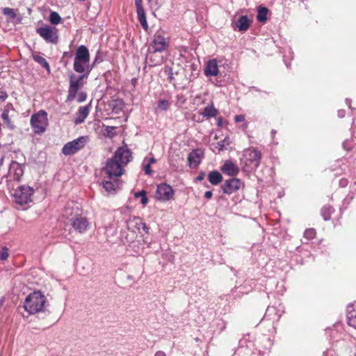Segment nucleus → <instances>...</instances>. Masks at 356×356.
I'll return each mask as SVG.
<instances>
[{
    "mask_svg": "<svg viewBox=\"0 0 356 356\" xmlns=\"http://www.w3.org/2000/svg\"><path fill=\"white\" fill-rule=\"evenodd\" d=\"M74 70L78 73L87 74V75L92 70L90 66L89 51L84 45L79 47L76 49L74 60Z\"/></svg>",
    "mask_w": 356,
    "mask_h": 356,
    "instance_id": "nucleus-1",
    "label": "nucleus"
},
{
    "mask_svg": "<svg viewBox=\"0 0 356 356\" xmlns=\"http://www.w3.org/2000/svg\"><path fill=\"white\" fill-rule=\"evenodd\" d=\"M261 159V152L255 148H248L243 152L241 159L243 170L245 172L255 170L260 164Z\"/></svg>",
    "mask_w": 356,
    "mask_h": 356,
    "instance_id": "nucleus-2",
    "label": "nucleus"
},
{
    "mask_svg": "<svg viewBox=\"0 0 356 356\" xmlns=\"http://www.w3.org/2000/svg\"><path fill=\"white\" fill-rule=\"evenodd\" d=\"M46 303V298L40 291L29 294L24 302V309L30 314L42 312Z\"/></svg>",
    "mask_w": 356,
    "mask_h": 356,
    "instance_id": "nucleus-3",
    "label": "nucleus"
},
{
    "mask_svg": "<svg viewBox=\"0 0 356 356\" xmlns=\"http://www.w3.org/2000/svg\"><path fill=\"white\" fill-rule=\"evenodd\" d=\"M124 168L118 161L111 158L106 161V165L102 170V175L103 176H106L108 179H118L124 174Z\"/></svg>",
    "mask_w": 356,
    "mask_h": 356,
    "instance_id": "nucleus-4",
    "label": "nucleus"
},
{
    "mask_svg": "<svg viewBox=\"0 0 356 356\" xmlns=\"http://www.w3.org/2000/svg\"><path fill=\"white\" fill-rule=\"evenodd\" d=\"M33 194V189L32 188L27 186H21L14 193V200L19 205H25L32 201Z\"/></svg>",
    "mask_w": 356,
    "mask_h": 356,
    "instance_id": "nucleus-5",
    "label": "nucleus"
},
{
    "mask_svg": "<svg viewBox=\"0 0 356 356\" xmlns=\"http://www.w3.org/2000/svg\"><path fill=\"white\" fill-rule=\"evenodd\" d=\"M88 142V136H81L78 138L67 143L62 149V152L66 156L72 155L79 150L83 149Z\"/></svg>",
    "mask_w": 356,
    "mask_h": 356,
    "instance_id": "nucleus-6",
    "label": "nucleus"
},
{
    "mask_svg": "<svg viewBox=\"0 0 356 356\" xmlns=\"http://www.w3.org/2000/svg\"><path fill=\"white\" fill-rule=\"evenodd\" d=\"M169 46V40L164 35L163 31H157L152 40L151 47L148 49H151L154 52H163L165 51Z\"/></svg>",
    "mask_w": 356,
    "mask_h": 356,
    "instance_id": "nucleus-7",
    "label": "nucleus"
},
{
    "mask_svg": "<svg viewBox=\"0 0 356 356\" xmlns=\"http://www.w3.org/2000/svg\"><path fill=\"white\" fill-rule=\"evenodd\" d=\"M37 33L47 42L56 44L58 40V29L49 25H44L36 29Z\"/></svg>",
    "mask_w": 356,
    "mask_h": 356,
    "instance_id": "nucleus-8",
    "label": "nucleus"
},
{
    "mask_svg": "<svg viewBox=\"0 0 356 356\" xmlns=\"http://www.w3.org/2000/svg\"><path fill=\"white\" fill-rule=\"evenodd\" d=\"M31 126L36 134H42L47 124V113H35L31 119Z\"/></svg>",
    "mask_w": 356,
    "mask_h": 356,
    "instance_id": "nucleus-9",
    "label": "nucleus"
},
{
    "mask_svg": "<svg viewBox=\"0 0 356 356\" xmlns=\"http://www.w3.org/2000/svg\"><path fill=\"white\" fill-rule=\"evenodd\" d=\"M88 76V75H87V74H83L78 77H75L74 75L70 76L68 95L69 99H73L75 98L78 90H80L85 83L84 79H86Z\"/></svg>",
    "mask_w": 356,
    "mask_h": 356,
    "instance_id": "nucleus-10",
    "label": "nucleus"
},
{
    "mask_svg": "<svg viewBox=\"0 0 356 356\" xmlns=\"http://www.w3.org/2000/svg\"><path fill=\"white\" fill-rule=\"evenodd\" d=\"M112 159L118 161L122 167H125L131 159V152L127 147H120Z\"/></svg>",
    "mask_w": 356,
    "mask_h": 356,
    "instance_id": "nucleus-11",
    "label": "nucleus"
},
{
    "mask_svg": "<svg viewBox=\"0 0 356 356\" xmlns=\"http://www.w3.org/2000/svg\"><path fill=\"white\" fill-rule=\"evenodd\" d=\"M174 194V190L170 185L161 184L157 186L156 197L160 201L166 202L172 199Z\"/></svg>",
    "mask_w": 356,
    "mask_h": 356,
    "instance_id": "nucleus-12",
    "label": "nucleus"
},
{
    "mask_svg": "<svg viewBox=\"0 0 356 356\" xmlns=\"http://www.w3.org/2000/svg\"><path fill=\"white\" fill-rule=\"evenodd\" d=\"M252 23V19L247 15H241L238 19L233 20L232 26L234 30L240 32L248 31Z\"/></svg>",
    "mask_w": 356,
    "mask_h": 356,
    "instance_id": "nucleus-13",
    "label": "nucleus"
},
{
    "mask_svg": "<svg viewBox=\"0 0 356 356\" xmlns=\"http://www.w3.org/2000/svg\"><path fill=\"white\" fill-rule=\"evenodd\" d=\"M71 224L74 229L79 233H84L88 228L89 222L86 218L82 216H76L72 219Z\"/></svg>",
    "mask_w": 356,
    "mask_h": 356,
    "instance_id": "nucleus-14",
    "label": "nucleus"
},
{
    "mask_svg": "<svg viewBox=\"0 0 356 356\" xmlns=\"http://www.w3.org/2000/svg\"><path fill=\"white\" fill-rule=\"evenodd\" d=\"M127 227L129 230L140 231L141 229H143L146 233L148 232L149 228L146 225L145 222L142 221V220L138 217H133L130 218L127 222Z\"/></svg>",
    "mask_w": 356,
    "mask_h": 356,
    "instance_id": "nucleus-15",
    "label": "nucleus"
},
{
    "mask_svg": "<svg viewBox=\"0 0 356 356\" xmlns=\"http://www.w3.org/2000/svg\"><path fill=\"white\" fill-rule=\"evenodd\" d=\"M120 181L118 178L108 179L106 176L104 177L102 181V186L109 193H115L120 188Z\"/></svg>",
    "mask_w": 356,
    "mask_h": 356,
    "instance_id": "nucleus-16",
    "label": "nucleus"
},
{
    "mask_svg": "<svg viewBox=\"0 0 356 356\" xmlns=\"http://www.w3.org/2000/svg\"><path fill=\"white\" fill-rule=\"evenodd\" d=\"M241 185V182L238 179L232 178L226 180L222 186V190L225 193L232 194L238 191Z\"/></svg>",
    "mask_w": 356,
    "mask_h": 356,
    "instance_id": "nucleus-17",
    "label": "nucleus"
},
{
    "mask_svg": "<svg viewBox=\"0 0 356 356\" xmlns=\"http://www.w3.org/2000/svg\"><path fill=\"white\" fill-rule=\"evenodd\" d=\"M143 0H135L138 19L145 31L148 30V24L146 19L145 10L142 6Z\"/></svg>",
    "mask_w": 356,
    "mask_h": 356,
    "instance_id": "nucleus-18",
    "label": "nucleus"
},
{
    "mask_svg": "<svg viewBox=\"0 0 356 356\" xmlns=\"http://www.w3.org/2000/svg\"><path fill=\"white\" fill-rule=\"evenodd\" d=\"M219 74L218 62L216 59L208 60L204 68L206 76H216Z\"/></svg>",
    "mask_w": 356,
    "mask_h": 356,
    "instance_id": "nucleus-19",
    "label": "nucleus"
},
{
    "mask_svg": "<svg viewBox=\"0 0 356 356\" xmlns=\"http://www.w3.org/2000/svg\"><path fill=\"white\" fill-rule=\"evenodd\" d=\"M9 174L14 179L19 181L24 174L23 166L17 161H12L9 168Z\"/></svg>",
    "mask_w": 356,
    "mask_h": 356,
    "instance_id": "nucleus-20",
    "label": "nucleus"
},
{
    "mask_svg": "<svg viewBox=\"0 0 356 356\" xmlns=\"http://www.w3.org/2000/svg\"><path fill=\"white\" fill-rule=\"evenodd\" d=\"M220 170L224 174L229 176H235L239 172L237 165L230 160L226 161Z\"/></svg>",
    "mask_w": 356,
    "mask_h": 356,
    "instance_id": "nucleus-21",
    "label": "nucleus"
},
{
    "mask_svg": "<svg viewBox=\"0 0 356 356\" xmlns=\"http://www.w3.org/2000/svg\"><path fill=\"white\" fill-rule=\"evenodd\" d=\"M203 153L201 150H195L189 154L188 160L189 166L195 168L200 163Z\"/></svg>",
    "mask_w": 356,
    "mask_h": 356,
    "instance_id": "nucleus-22",
    "label": "nucleus"
},
{
    "mask_svg": "<svg viewBox=\"0 0 356 356\" xmlns=\"http://www.w3.org/2000/svg\"><path fill=\"white\" fill-rule=\"evenodd\" d=\"M157 52H154L151 49H148L146 60L147 62H149L150 66H156L160 65L163 61V56L156 54Z\"/></svg>",
    "mask_w": 356,
    "mask_h": 356,
    "instance_id": "nucleus-23",
    "label": "nucleus"
},
{
    "mask_svg": "<svg viewBox=\"0 0 356 356\" xmlns=\"http://www.w3.org/2000/svg\"><path fill=\"white\" fill-rule=\"evenodd\" d=\"M209 182L213 185H218L222 180V177L218 171H212L208 175Z\"/></svg>",
    "mask_w": 356,
    "mask_h": 356,
    "instance_id": "nucleus-24",
    "label": "nucleus"
},
{
    "mask_svg": "<svg viewBox=\"0 0 356 356\" xmlns=\"http://www.w3.org/2000/svg\"><path fill=\"white\" fill-rule=\"evenodd\" d=\"M268 8L266 7L259 6L257 8V19L261 23H265L267 20Z\"/></svg>",
    "mask_w": 356,
    "mask_h": 356,
    "instance_id": "nucleus-25",
    "label": "nucleus"
},
{
    "mask_svg": "<svg viewBox=\"0 0 356 356\" xmlns=\"http://www.w3.org/2000/svg\"><path fill=\"white\" fill-rule=\"evenodd\" d=\"M33 59L36 62L38 63V64H40L41 66H42L43 67H44L47 72L49 73L50 72V67H49V63L47 62V60H45V58L44 57H42V56H40V54H33Z\"/></svg>",
    "mask_w": 356,
    "mask_h": 356,
    "instance_id": "nucleus-26",
    "label": "nucleus"
},
{
    "mask_svg": "<svg viewBox=\"0 0 356 356\" xmlns=\"http://www.w3.org/2000/svg\"><path fill=\"white\" fill-rule=\"evenodd\" d=\"M113 111H122L124 109V104L120 99H113L110 104Z\"/></svg>",
    "mask_w": 356,
    "mask_h": 356,
    "instance_id": "nucleus-27",
    "label": "nucleus"
},
{
    "mask_svg": "<svg viewBox=\"0 0 356 356\" xmlns=\"http://www.w3.org/2000/svg\"><path fill=\"white\" fill-rule=\"evenodd\" d=\"M116 127L115 126H104L102 129V134L107 138H113L116 134L115 132Z\"/></svg>",
    "mask_w": 356,
    "mask_h": 356,
    "instance_id": "nucleus-28",
    "label": "nucleus"
},
{
    "mask_svg": "<svg viewBox=\"0 0 356 356\" xmlns=\"http://www.w3.org/2000/svg\"><path fill=\"white\" fill-rule=\"evenodd\" d=\"M49 19L52 24L57 25L60 22L61 17L56 12L51 11Z\"/></svg>",
    "mask_w": 356,
    "mask_h": 356,
    "instance_id": "nucleus-29",
    "label": "nucleus"
},
{
    "mask_svg": "<svg viewBox=\"0 0 356 356\" xmlns=\"http://www.w3.org/2000/svg\"><path fill=\"white\" fill-rule=\"evenodd\" d=\"M149 8L154 11H156L159 9L162 5V0H147Z\"/></svg>",
    "mask_w": 356,
    "mask_h": 356,
    "instance_id": "nucleus-30",
    "label": "nucleus"
},
{
    "mask_svg": "<svg viewBox=\"0 0 356 356\" xmlns=\"http://www.w3.org/2000/svg\"><path fill=\"white\" fill-rule=\"evenodd\" d=\"M322 216L325 220H328L330 218V214L332 212V208L330 206H325L322 209Z\"/></svg>",
    "mask_w": 356,
    "mask_h": 356,
    "instance_id": "nucleus-31",
    "label": "nucleus"
},
{
    "mask_svg": "<svg viewBox=\"0 0 356 356\" xmlns=\"http://www.w3.org/2000/svg\"><path fill=\"white\" fill-rule=\"evenodd\" d=\"M1 119L3 120V122L5 125H6L10 129H13L14 125L10 120L8 113H2L1 114Z\"/></svg>",
    "mask_w": 356,
    "mask_h": 356,
    "instance_id": "nucleus-32",
    "label": "nucleus"
},
{
    "mask_svg": "<svg viewBox=\"0 0 356 356\" xmlns=\"http://www.w3.org/2000/svg\"><path fill=\"white\" fill-rule=\"evenodd\" d=\"M304 236L310 240L313 239L316 236V231L314 229L310 228L305 230Z\"/></svg>",
    "mask_w": 356,
    "mask_h": 356,
    "instance_id": "nucleus-33",
    "label": "nucleus"
},
{
    "mask_svg": "<svg viewBox=\"0 0 356 356\" xmlns=\"http://www.w3.org/2000/svg\"><path fill=\"white\" fill-rule=\"evenodd\" d=\"M3 13L5 15L10 17V18H15L16 17V13L14 9L10 8H4L3 9Z\"/></svg>",
    "mask_w": 356,
    "mask_h": 356,
    "instance_id": "nucleus-34",
    "label": "nucleus"
},
{
    "mask_svg": "<svg viewBox=\"0 0 356 356\" xmlns=\"http://www.w3.org/2000/svg\"><path fill=\"white\" fill-rule=\"evenodd\" d=\"M169 102L168 100H160L158 102L159 108L161 110L168 109Z\"/></svg>",
    "mask_w": 356,
    "mask_h": 356,
    "instance_id": "nucleus-35",
    "label": "nucleus"
},
{
    "mask_svg": "<svg viewBox=\"0 0 356 356\" xmlns=\"http://www.w3.org/2000/svg\"><path fill=\"white\" fill-rule=\"evenodd\" d=\"M88 113H79V117L75 118L74 122L75 124H80L82 123L84 120L86 118Z\"/></svg>",
    "mask_w": 356,
    "mask_h": 356,
    "instance_id": "nucleus-36",
    "label": "nucleus"
},
{
    "mask_svg": "<svg viewBox=\"0 0 356 356\" xmlns=\"http://www.w3.org/2000/svg\"><path fill=\"white\" fill-rule=\"evenodd\" d=\"M147 160H144L143 163V170L147 175H151L152 171L150 168V164L146 162Z\"/></svg>",
    "mask_w": 356,
    "mask_h": 356,
    "instance_id": "nucleus-37",
    "label": "nucleus"
},
{
    "mask_svg": "<svg viewBox=\"0 0 356 356\" xmlns=\"http://www.w3.org/2000/svg\"><path fill=\"white\" fill-rule=\"evenodd\" d=\"M138 195H141V200H140V202L143 204V205H145L147 202H148V199L147 197H146V193L144 191H140L138 192Z\"/></svg>",
    "mask_w": 356,
    "mask_h": 356,
    "instance_id": "nucleus-38",
    "label": "nucleus"
},
{
    "mask_svg": "<svg viewBox=\"0 0 356 356\" xmlns=\"http://www.w3.org/2000/svg\"><path fill=\"white\" fill-rule=\"evenodd\" d=\"M8 257V250L3 248L0 250V260H5Z\"/></svg>",
    "mask_w": 356,
    "mask_h": 356,
    "instance_id": "nucleus-39",
    "label": "nucleus"
},
{
    "mask_svg": "<svg viewBox=\"0 0 356 356\" xmlns=\"http://www.w3.org/2000/svg\"><path fill=\"white\" fill-rule=\"evenodd\" d=\"M8 97V95L5 91H0V102H3Z\"/></svg>",
    "mask_w": 356,
    "mask_h": 356,
    "instance_id": "nucleus-40",
    "label": "nucleus"
},
{
    "mask_svg": "<svg viewBox=\"0 0 356 356\" xmlns=\"http://www.w3.org/2000/svg\"><path fill=\"white\" fill-rule=\"evenodd\" d=\"M165 72L168 75L169 79L171 80L172 79V72L171 68L165 67Z\"/></svg>",
    "mask_w": 356,
    "mask_h": 356,
    "instance_id": "nucleus-41",
    "label": "nucleus"
},
{
    "mask_svg": "<svg viewBox=\"0 0 356 356\" xmlns=\"http://www.w3.org/2000/svg\"><path fill=\"white\" fill-rule=\"evenodd\" d=\"M236 122H243L245 120V117L243 115H238L235 116Z\"/></svg>",
    "mask_w": 356,
    "mask_h": 356,
    "instance_id": "nucleus-42",
    "label": "nucleus"
},
{
    "mask_svg": "<svg viewBox=\"0 0 356 356\" xmlns=\"http://www.w3.org/2000/svg\"><path fill=\"white\" fill-rule=\"evenodd\" d=\"M204 111L208 112V111H217L216 108L213 107V105L207 106L204 108Z\"/></svg>",
    "mask_w": 356,
    "mask_h": 356,
    "instance_id": "nucleus-43",
    "label": "nucleus"
},
{
    "mask_svg": "<svg viewBox=\"0 0 356 356\" xmlns=\"http://www.w3.org/2000/svg\"><path fill=\"white\" fill-rule=\"evenodd\" d=\"M204 177H205V173L204 172H201L200 173V175L196 177V180L200 181L203 180L204 179Z\"/></svg>",
    "mask_w": 356,
    "mask_h": 356,
    "instance_id": "nucleus-44",
    "label": "nucleus"
},
{
    "mask_svg": "<svg viewBox=\"0 0 356 356\" xmlns=\"http://www.w3.org/2000/svg\"><path fill=\"white\" fill-rule=\"evenodd\" d=\"M86 95L83 92H81L79 94V102H83L86 99Z\"/></svg>",
    "mask_w": 356,
    "mask_h": 356,
    "instance_id": "nucleus-45",
    "label": "nucleus"
},
{
    "mask_svg": "<svg viewBox=\"0 0 356 356\" xmlns=\"http://www.w3.org/2000/svg\"><path fill=\"white\" fill-rule=\"evenodd\" d=\"M144 160H147L146 162L149 163L150 165L156 163V159L154 157H151L149 159L145 158Z\"/></svg>",
    "mask_w": 356,
    "mask_h": 356,
    "instance_id": "nucleus-46",
    "label": "nucleus"
},
{
    "mask_svg": "<svg viewBox=\"0 0 356 356\" xmlns=\"http://www.w3.org/2000/svg\"><path fill=\"white\" fill-rule=\"evenodd\" d=\"M204 117L210 118V117H215L216 113H202Z\"/></svg>",
    "mask_w": 356,
    "mask_h": 356,
    "instance_id": "nucleus-47",
    "label": "nucleus"
},
{
    "mask_svg": "<svg viewBox=\"0 0 356 356\" xmlns=\"http://www.w3.org/2000/svg\"><path fill=\"white\" fill-rule=\"evenodd\" d=\"M212 192L210 191H206L204 193V197L207 199H211L212 197Z\"/></svg>",
    "mask_w": 356,
    "mask_h": 356,
    "instance_id": "nucleus-48",
    "label": "nucleus"
},
{
    "mask_svg": "<svg viewBox=\"0 0 356 356\" xmlns=\"http://www.w3.org/2000/svg\"><path fill=\"white\" fill-rule=\"evenodd\" d=\"M154 356H166V354L163 351H157Z\"/></svg>",
    "mask_w": 356,
    "mask_h": 356,
    "instance_id": "nucleus-49",
    "label": "nucleus"
},
{
    "mask_svg": "<svg viewBox=\"0 0 356 356\" xmlns=\"http://www.w3.org/2000/svg\"><path fill=\"white\" fill-rule=\"evenodd\" d=\"M78 111H80V112L88 111V107L87 106L80 107Z\"/></svg>",
    "mask_w": 356,
    "mask_h": 356,
    "instance_id": "nucleus-50",
    "label": "nucleus"
},
{
    "mask_svg": "<svg viewBox=\"0 0 356 356\" xmlns=\"http://www.w3.org/2000/svg\"><path fill=\"white\" fill-rule=\"evenodd\" d=\"M216 121H217V124L219 127L222 126L223 121H222V120L221 118L217 119Z\"/></svg>",
    "mask_w": 356,
    "mask_h": 356,
    "instance_id": "nucleus-51",
    "label": "nucleus"
},
{
    "mask_svg": "<svg viewBox=\"0 0 356 356\" xmlns=\"http://www.w3.org/2000/svg\"><path fill=\"white\" fill-rule=\"evenodd\" d=\"M69 210H70V208H67V209H65V213H66V215H67V216H68L69 214H70V215L72 214V213H71V212H69Z\"/></svg>",
    "mask_w": 356,
    "mask_h": 356,
    "instance_id": "nucleus-52",
    "label": "nucleus"
},
{
    "mask_svg": "<svg viewBox=\"0 0 356 356\" xmlns=\"http://www.w3.org/2000/svg\"><path fill=\"white\" fill-rule=\"evenodd\" d=\"M136 197H141V195H138V193H136Z\"/></svg>",
    "mask_w": 356,
    "mask_h": 356,
    "instance_id": "nucleus-53",
    "label": "nucleus"
},
{
    "mask_svg": "<svg viewBox=\"0 0 356 356\" xmlns=\"http://www.w3.org/2000/svg\"><path fill=\"white\" fill-rule=\"evenodd\" d=\"M275 134V131H272V134Z\"/></svg>",
    "mask_w": 356,
    "mask_h": 356,
    "instance_id": "nucleus-54",
    "label": "nucleus"
}]
</instances>
